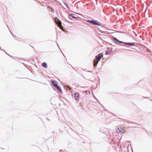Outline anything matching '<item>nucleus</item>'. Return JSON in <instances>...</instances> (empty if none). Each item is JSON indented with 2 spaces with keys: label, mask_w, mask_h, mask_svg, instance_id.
Masks as SVG:
<instances>
[{
  "label": "nucleus",
  "mask_w": 152,
  "mask_h": 152,
  "mask_svg": "<svg viewBox=\"0 0 152 152\" xmlns=\"http://www.w3.org/2000/svg\"><path fill=\"white\" fill-rule=\"evenodd\" d=\"M103 53H100L97 56H96V58L94 61V67H95L97 65L98 62L100 60L101 58L103 57Z\"/></svg>",
  "instance_id": "obj_1"
},
{
  "label": "nucleus",
  "mask_w": 152,
  "mask_h": 152,
  "mask_svg": "<svg viewBox=\"0 0 152 152\" xmlns=\"http://www.w3.org/2000/svg\"><path fill=\"white\" fill-rule=\"evenodd\" d=\"M51 82L53 85L56 87L59 91L61 92L62 91L60 87L57 85V82L56 81L52 80H51Z\"/></svg>",
  "instance_id": "obj_2"
},
{
  "label": "nucleus",
  "mask_w": 152,
  "mask_h": 152,
  "mask_svg": "<svg viewBox=\"0 0 152 152\" xmlns=\"http://www.w3.org/2000/svg\"><path fill=\"white\" fill-rule=\"evenodd\" d=\"M55 21L58 26V27L60 28L61 29H63V27L61 26V23L60 21L58 18L56 17L55 18Z\"/></svg>",
  "instance_id": "obj_3"
},
{
  "label": "nucleus",
  "mask_w": 152,
  "mask_h": 152,
  "mask_svg": "<svg viewBox=\"0 0 152 152\" xmlns=\"http://www.w3.org/2000/svg\"><path fill=\"white\" fill-rule=\"evenodd\" d=\"M116 131L117 132L121 134H122L125 132L124 130L121 127H119L117 128Z\"/></svg>",
  "instance_id": "obj_4"
},
{
  "label": "nucleus",
  "mask_w": 152,
  "mask_h": 152,
  "mask_svg": "<svg viewBox=\"0 0 152 152\" xmlns=\"http://www.w3.org/2000/svg\"><path fill=\"white\" fill-rule=\"evenodd\" d=\"M88 22L94 25L98 26H100L101 25V23L97 21L91 20L88 21Z\"/></svg>",
  "instance_id": "obj_5"
},
{
  "label": "nucleus",
  "mask_w": 152,
  "mask_h": 152,
  "mask_svg": "<svg viewBox=\"0 0 152 152\" xmlns=\"http://www.w3.org/2000/svg\"><path fill=\"white\" fill-rule=\"evenodd\" d=\"M75 99H78L79 98V94L78 93H77L75 94Z\"/></svg>",
  "instance_id": "obj_6"
},
{
  "label": "nucleus",
  "mask_w": 152,
  "mask_h": 152,
  "mask_svg": "<svg viewBox=\"0 0 152 152\" xmlns=\"http://www.w3.org/2000/svg\"><path fill=\"white\" fill-rule=\"evenodd\" d=\"M113 39L116 42H118V43H123V42L122 41H120L119 40H118V39H116L115 38H113Z\"/></svg>",
  "instance_id": "obj_7"
},
{
  "label": "nucleus",
  "mask_w": 152,
  "mask_h": 152,
  "mask_svg": "<svg viewBox=\"0 0 152 152\" xmlns=\"http://www.w3.org/2000/svg\"><path fill=\"white\" fill-rule=\"evenodd\" d=\"M42 66L45 68H46L47 67V64L45 62L43 63L42 64Z\"/></svg>",
  "instance_id": "obj_8"
},
{
  "label": "nucleus",
  "mask_w": 152,
  "mask_h": 152,
  "mask_svg": "<svg viewBox=\"0 0 152 152\" xmlns=\"http://www.w3.org/2000/svg\"><path fill=\"white\" fill-rule=\"evenodd\" d=\"M125 44L128 45H133L134 44H132L131 43H128L126 44Z\"/></svg>",
  "instance_id": "obj_9"
},
{
  "label": "nucleus",
  "mask_w": 152,
  "mask_h": 152,
  "mask_svg": "<svg viewBox=\"0 0 152 152\" xmlns=\"http://www.w3.org/2000/svg\"><path fill=\"white\" fill-rule=\"evenodd\" d=\"M109 52L108 51H107L106 53H105V54L106 55H109Z\"/></svg>",
  "instance_id": "obj_10"
},
{
  "label": "nucleus",
  "mask_w": 152,
  "mask_h": 152,
  "mask_svg": "<svg viewBox=\"0 0 152 152\" xmlns=\"http://www.w3.org/2000/svg\"><path fill=\"white\" fill-rule=\"evenodd\" d=\"M70 16H71L73 18H76L75 17H74V16H72V15H70Z\"/></svg>",
  "instance_id": "obj_11"
}]
</instances>
